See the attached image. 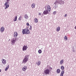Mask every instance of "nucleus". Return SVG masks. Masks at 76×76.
<instances>
[{
    "label": "nucleus",
    "instance_id": "1",
    "mask_svg": "<svg viewBox=\"0 0 76 76\" xmlns=\"http://www.w3.org/2000/svg\"><path fill=\"white\" fill-rule=\"evenodd\" d=\"M47 8L46 7H45V8L46 10L44 11L42 15V16L45 15H47V14H50V12L51 11V7L50 6V5H48L47 6Z\"/></svg>",
    "mask_w": 76,
    "mask_h": 76
},
{
    "label": "nucleus",
    "instance_id": "2",
    "mask_svg": "<svg viewBox=\"0 0 76 76\" xmlns=\"http://www.w3.org/2000/svg\"><path fill=\"white\" fill-rule=\"evenodd\" d=\"M51 70H53V68L50 66L49 69H48L45 70L44 72L46 75H50V73L51 72Z\"/></svg>",
    "mask_w": 76,
    "mask_h": 76
},
{
    "label": "nucleus",
    "instance_id": "3",
    "mask_svg": "<svg viewBox=\"0 0 76 76\" xmlns=\"http://www.w3.org/2000/svg\"><path fill=\"white\" fill-rule=\"evenodd\" d=\"M29 55H26L25 57L24 58L23 60L22 63H26L28 61V60H29Z\"/></svg>",
    "mask_w": 76,
    "mask_h": 76
},
{
    "label": "nucleus",
    "instance_id": "4",
    "mask_svg": "<svg viewBox=\"0 0 76 76\" xmlns=\"http://www.w3.org/2000/svg\"><path fill=\"white\" fill-rule=\"evenodd\" d=\"M22 33L23 35L24 34H30V31L29 29H22Z\"/></svg>",
    "mask_w": 76,
    "mask_h": 76
},
{
    "label": "nucleus",
    "instance_id": "5",
    "mask_svg": "<svg viewBox=\"0 0 76 76\" xmlns=\"http://www.w3.org/2000/svg\"><path fill=\"white\" fill-rule=\"evenodd\" d=\"M19 38H13L11 40V42L12 43V45L15 44V42L16 41V40H18Z\"/></svg>",
    "mask_w": 76,
    "mask_h": 76
},
{
    "label": "nucleus",
    "instance_id": "6",
    "mask_svg": "<svg viewBox=\"0 0 76 76\" xmlns=\"http://www.w3.org/2000/svg\"><path fill=\"white\" fill-rule=\"evenodd\" d=\"M28 48V47H27V45H24L23 47V51H25V50H26Z\"/></svg>",
    "mask_w": 76,
    "mask_h": 76
},
{
    "label": "nucleus",
    "instance_id": "7",
    "mask_svg": "<svg viewBox=\"0 0 76 76\" xmlns=\"http://www.w3.org/2000/svg\"><path fill=\"white\" fill-rule=\"evenodd\" d=\"M8 4V2H5L4 4V6L5 7V9H7L9 7V5Z\"/></svg>",
    "mask_w": 76,
    "mask_h": 76
},
{
    "label": "nucleus",
    "instance_id": "8",
    "mask_svg": "<svg viewBox=\"0 0 76 76\" xmlns=\"http://www.w3.org/2000/svg\"><path fill=\"white\" fill-rule=\"evenodd\" d=\"M2 63L4 64H6V60L4 59H2Z\"/></svg>",
    "mask_w": 76,
    "mask_h": 76
},
{
    "label": "nucleus",
    "instance_id": "9",
    "mask_svg": "<svg viewBox=\"0 0 76 76\" xmlns=\"http://www.w3.org/2000/svg\"><path fill=\"white\" fill-rule=\"evenodd\" d=\"M26 69H27V67L26 66H24L22 69V70L24 71H25Z\"/></svg>",
    "mask_w": 76,
    "mask_h": 76
},
{
    "label": "nucleus",
    "instance_id": "10",
    "mask_svg": "<svg viewBox=\"0 0 76 76\" xmlns=\"http://www.w3.org/2000/svg\"><path fill=\"white\" fill-rule=\"evenodd\" d=\"M14 37H15V38H16V37H17V36H18V33H17L16 32H14Z\"/></svg>",
    "mask_w": 76,
    "mask_h": 76
},
{
    "label": "nucleus",
    "instance_id": "11",
    "mask_svg": "<svg viewBox=\"0 0 76 76\" xmlns=\"http://www.w3.org/2000/svg\"><path fill=\"white\" fill-rule=\"evenodd\" d=\"M0 29V31L1 32H3V31H4V27L3 26L1 27Z\"/></svg>",
    "mask_w": 76,
    "mask_h": 76
},
{
    "label": "nucleus",
    "instance_id": "12",
    "mask_svg": "<svg viewBox=\"0 0 76 76\" xmlns=\"http://www.w3.org/2000/svg\"><path fill=\"white\" fill-rule=\"evenodd\" d=\"M60 30V26H58L57 27L56 30L57 32H58Z\"/></svg>",
    "mask_w": 76,
    "mask_h": 76
},
{
    "label": "nucleus",
    "instance_id": "13",
    "mask_svg": "<svg viewBox=\"0 0 76 76\" xmlns=\"http://www.w3.org/2000/svg\"><path fill=\"white\" fill-rule=\"evenodd\" d=\"M59 3V4H62L61 3H60V1H56L55 2L54 4H55V5H56L57 4V3Z\"/></svg>",
    "mask_w": 76,
    "mask_h": 76
},
{
    "label": "nucleus",
    "instance_id": "14",
    "mask_svg": "<svg viewBox=\"0 0 76 76\" xmlns=\"http://www.w3.org/2000/svg\"><path fill=\"white\" fill-rule=\"evenodd\" d=\"M9 64L8 66L6 67V69H5V71H7V70L9 69Z\"/></svg>",
    "mask_w": 76,
    "mask_h": 76
},
{
    "label": "nucleus",
    "instance_id": "15",
    "mask_svg": "<svg viewBox=\"0 0 76 76\" xmlns=\"http://www.w3.org/2000/svg\"><path fill=\"white\" fill-rule=\"evenodd\" d=\"M56 72L57 73H60V69H57L56 70Z\"/></svg>",
    "mask_w": 76,
    "mask_h": 76
},
{
    "label": "nucleus",
    "instance_id": "16",
    "mask_svg": "<svg viewBox=\"0 0 76 76\" xmlns=\"http://www.w3.org/2000/svg\"><path fill=\"white\" fill-rule=\"evenodd\" d=\"M17 18H18V17H17V16H15V17L13 20L14 22H15V21H16V20H17Z\"/></svg>",
    "mask_w": 76,
    "mask_h": 76
},
{
    "label": "nucleus",
    "instance_id": "17",
    "mask_svg": "<svg viewBox=\"0 0 76 76\" xmlns=\"http://www.w3.org/2000/svg\"><path fill=\"white\" fill-rule=\"evenodd\" d=\"M24 18L26 19H28V15L25 14L24 15Z\"/></svg>",
    "mask_w": 76,
    "mask_h": 76
},
{
    "label": "nucleus",
    "instance_id": "18",
    "mask_svg": "<svg viewBox=\"0 0 76 76\" xmlns=\"http://www.w3.org/2000/svg\"><path fill=\"white\" fill-rule=\"evenodd\" d=\"M37 66H39L41 64V61H38L37 63Z\"/></svg>",
    "mask_w": 76,
    "mask_h": 76
},
{
    "label": "nucleus",
    "instance_id": "19",
    "mask_svg": "<svg viewBox=\"0 0 76 76\" xmlns=\"http://www.w3.org/2000/svg\"><path fill=\"white\" fill-rule=\"evenodd\" d=\"M35 4H31V7L33 8L34 9V8H35Z\"/></svg>",
    "mask_w": 76,
    "mask_h": 76
},
{
    "label": "nucleus",
    "instance_id": "20",
    "mask_svg": "<svg viewBox=\"0 0 76 76\" xmlns=\"http://www.w3.org/2000/svg\"><path fill=\"white\" fill-rule=\"evenodd\" d=\"M38 53L39 54H41L42 53V50L41 49H39L38 51Z\"/></svg>",
    "mask_w": 76,
    "mask_h": 76
},
{
    "label": "nucleus",
    "instance_id": "21",
    "mask_svg": "<svg viewBox=\"0 0 76 76\" xmlns=\"http://www.w3.org/2000/svg\"><path fill=\"white\" fill-rule=\"evenodd\" d=\"M63 62H64L63 60V59H62L60 61V64H62L63 63Z\"/></svg>",
    "mask_w": 76,
    "mask_h": 76
},
{
    "label": "nucleus",
    "instance_id": "22",
    "mask_svg": "<svg viewBox=\"0 0 76 76\" xmlns=\"http://www.w3.org/2000/svg\"><path fill=\"white\" fill-rule=\"evenodd\" d=\"M61 68L62 70H64V66H61Z\"/></svg>",
    "mask_w": 76,
    "mask_h": 76
},
{
    "label": "nucleus",
    "instance_id": "23",
    "mask_svg": "<svg viewBox=\"0 0 76 76\" xmlns=\"http://www.w3.org/2000/svg\"><path fill=\"white\" fill-rule=\"evenodd\" d=\"M34 20L36 23H38V19L35 18L34 19Z\"/></svg>",
    "mask_w": 76,
    "mask_h": 76
},
{
    "label": "nucleus",
    "instance_id": "24",
    "mask_svg": "<svg viewBox=\"0 0 76 76\" xmlns=\"http://www.w3.org/2000/svg\"><path fill=\"white\" fill-rule=\"evenodd\" d=\"M64 39L65 41H67V37L65 36V37H64Z\"/></svg>",
    "mask_w": 76,
    "mask_h": 76
},
{
    "label": "nucleus",
    "instance_id": "25",
    "mask_svg": "<svg viewBox=\"0 0 76 76\" xmlns=\"http://www.w3.org/2000/svg\"><path fill=\"white\" fill-rule=\"evenodd\" d=\"M64 71L63 70H62V71H61V74H63L64 75Z\"/></svg>",
    "mask_w": 76,
    "mask_h": 76
},
{
    "label": "nucleus",
    "instance_id": "26",
    "mask_svg": "<svg viewBox=\"0 0 76 76\" xmlns=\"http://www.w3.org/2000/svg\"><path fill=\"white\" fill-rule=\"evenodd\" d=\"M21 19H22V16H20L19 18H18L19 20H21Z\"/></svg>",
    "mask_w": 76,
    "mask_h": 76
},
{
    "label": "nucleus",
    "instance_id": "27",
    "mask_svg": "<svg viewBox=\"0 0 76 76\" xmlns=\"http://www.w3.org/2000/svg\"><path fill=\"white\" fill-rule=\"evenodd\" d=\"M30 28H29V30H32V26L31 25H29Z\"/></svg>",
    "mask_w": 76,
    "mask_h": 76
},
{
    "label": "nucleus",
    "instance_id": "28",
    "mask_svg": "<svg viewBox=\"0 0 76 76\" xmlns=\"http://www.w3.org/2000/svg\"><path fill=\"white\" fill-rule=\"evenodd\" d=\"M59 1H60V3L61 4H63V3H64V1H63L62 0H60Z\"/></svg>",
    "mask_w": 76,
    "mask_h": 76
},
{
    "label": "nucleus",
    "instance_id": "29",
    "mask_svg": "<svg viewBox=\"0 0 76 76\" xmlns=\"http://www.w3.org/2000/svg\"><path fill=\"white\" fill-rule=\"evenodd\" d=\"M58 7V6H57V5H55V8H54V9H57V7Z\"/></svg>",
    "mask_w": 76,
    "mask_h": 76
},
{
    "label": "nucleus",
    "instance_id": "30",
    "mask_svg": "<svg viewBox=\"0 0 76 76\" xmlns=\"http://www.w3.org/2000/svg\"><path fill=\"white\" fill-rule=\"evenodd\" d=\"M57 13V12L56 11H54L53 12V15H56V14Z\"/></svg>",
    "mask_w": 76,
    "mask_h": 76
},
{
    "label": "nucleus",
    "instance_id": "31",
    "mask_svg": "<svg viewBox=\"0 0 76 76\" xmlns=\"http://www.w3.org/2000/svg\"><path fill=\"white\" fill-rule=\"evenodd\" d=\"M26 25L27 26H29V23H26Z\"/></svg>",
    "mask_w": 76,
    "mask_h": 76
},
{
    "label": "nucleus",
    "instance_id": "32",
    "mask_svg": "<svg viewBox=\"0 0 76 76\" xmlns=\"http://www.w3.org/2000/svg\"><path fill=\"white\" fill-rule=\"evenodd\" d=\"M7 1L5 2L8 3V4H9V1H10V0H7Z\"/></svg>",
    "mask_w": 76,
    "mask_h": 76
},
{
    "label": "nucleus",
    "instance_id": "33",
    "mask_svg": "<svg viewBox=\"0 0 76 76\" xmlns=\"http://www.w3.org/2000/svg\"><path fill=\"white\" fill-rule=\"evenodd\" d=\"M63 74H60V76H63Z\"/></svg>",
    "mask_w": 76,
    "mask_h": 76
},
{
    "label": "nucleus",
    "instance_id": "34",
    "mask_svg": "<svg viewBox=\"0 0 76 76\" xmlns=\"http://www.w3.org/2000/svg\"><path fill=\"white\" fill-rule=\"evenodd\" d=\"M39 15L40 16H41V13H39Z\"/></svg>",
    "mask_w": 76,
    "mask_h": 76
},
{
    "label": "nucleus",
    "instance_id": "35",
    "mask_svg": "<svg viewBox=\"0 0 76 76\" xmlns=\"http://www.w3.org/2000/svg\"><path fill=\"white\" fill-rule=\"evenodd\" d=\"M29 28V27H27L25 29H28V28Z\"/></svg>",
    "mask_w": 76,
    "mask_h": 76
},
{
    "label": "nucleus",
    "instance_id": "36",
    "mask_svg": "<svg viewBox=\"0 0 76 76\" xmlns=\"http://www.w3.org/2000/svg\"><path fill=\"white\" fill-rule=\"evenodd\" d=\"M67 14H65L64 15V17H66V16H67Z\"/></svg>",
    "mask_w": 76,
    "mask_h": 76
},
{
    "label": "nucleus",
    "instance_id": "37",
    "mask_svg": "<svg viewBox=\"0 0 76 76\" xmlns=\"http://www.w3.org/2000/svg\"><path fill=\"white\" fill-rule=\"evenodd\" d=\"M1 72V70L0 69V72Z\"/></svg>",
    "mask_w": 76,
    "mask_h": 76
},
{
    "label": "nucleus",
    "instance_id": "38",
    "mask_svg": "<svg viewBox=\"0 0 76 76\" xmlns=\"http://www.w3.org/2000/svg\"><path fill=\"white\" fill-rule=\"evenodd\" d=\"M75 29H76V26L75 27Z\"/></svg>",
    "mask_w": 76,
    "mask_h": 76
},
{
    "label": "nucleus",
    "instance_id": "39",
    "mask_svg": "<svg viewBox=\"0 0 76 76\" xmlns=\"http://www.w3.org/2000/svg\"><path fill=\"white\" fill-rule=\"evenodd\" d=\"M59 2H60V3H61V2H60V1H59Z\"/></svg>",
    "mask_w": 76,
    "mask_h": 76
},
{
    "label": "nucleus",
    "instance_id": "40",
    "mask_svg": "<svg viewBox=\"0 0 76 76\" xmlns=\"http://www.w3.org/2000/svg\"><path fill=\"white\" fill-rule=\"evenodd\" d=\"M72 51H74V50H73Z\"/></svg>",
    "mask_w": 76,
    "mask_h": 76
},
{
    "label": "nucleus",
    "instance_id": "41",
    "mask_svg": "<svg viewBox=\"0 0 76 76\" xmlns=\"http://www.w3.org/2000/svg\"><path fill=\"white\" fill-rule=\"evenodd\" d=\"M9 41H10V39H9Z\"/></svg>",
    "mask_w": 76,
    "mask_h": 76
},
{
    "label": "nucleus",
    "instance_id": "42",
    "mask_svg": "<svg viewBox=\"0 0 76 76\" xmlns=\"http://www.w3.org/2000/svg\"><path fill=\"white\" fill-rule=\"evenodd\" d=\"M56 0V1H57V0Z\"/></svg>",
    "mask_w": 76,
    "mask_h": 76
}]
</instances>
